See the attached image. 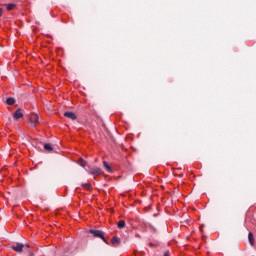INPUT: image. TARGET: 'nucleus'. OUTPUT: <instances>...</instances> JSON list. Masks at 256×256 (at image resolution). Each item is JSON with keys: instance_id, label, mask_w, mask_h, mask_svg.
<instances>
[{"instance_id": "nucleus-1", "label": "nucleus", "mask_w": 256, "mask_h": 256, "mask_svg": "<svg viewBox=\"0 0 256 256\" xmlns=\"http://www.w3.org/2000/svg\"><path fill=\"white\" fill-rule=\"evenodd\" d=\"M89 233L90 235H93V237H95L96 239H102V241H104L106 245H109V242H107V239H105V233H103V231L90 229Z\"/></svg>"}, {"instance_id": "nucleus-2", "label": "nucleus", "mask_w": 256, "mask_h": 256, "mask_svg": "<svg viewBox=\"0 0 256 256\" xmlns=\"http://www.w3.org/2000/svg\"><path fill=\"white\" fill-rule=\"evenodd\" d=\"M86 171L89 175H103V170L99 167L89 168V170L86 169Z\"/></svg>"}, {"instance_id": "nucleus-3", "label": "nucleus", "mask_w": 256, "mask_h": 256, "mask_svg": "<svg viewBox=\"0 0 256 256\" xmlns=\"http://www.w3.org/2000/svg\"><path fill=\"white\" fill-rule=\"evenodd\" d=\"M37 123H39V115L32 114L30 117V124L32 127H36Z\"/></svg>"}, {"instance_id": "nucleus-4", "label": "nucleus", "mask_w": 256, "mask_h": 256, "mask_svg": "<svg viewBox=\"0 0 256 256\" xmlns=\"http://www.w3.org/2000/svg\"><path fill=\"white\" fill-rule=\"evenodd\" d=\"M23 247H25V245H23L22 243H17L16 245L12 246V249L17 253H21V251H23Z\"/></svg>"}, {"instance_id": "nucleus-5", "label": "nucleus", "mask_w": 256, "mask_h": 256, "mask_svg": "<svg viewBox=\"0 0 256 256\" xmlns=\"http://www.w3.org/2000/svg\"><path fill=\"white\" fill-rule=\"evenodd\" d=\"M112 247H118V245H121V239L119 237L114 236L111 240Z\"/></svg>"}, {"instance_id": "nucleus-6", "label": "nucleus", "mask_w": 256, "mask_h": 256, "mask_svg": "<svg viewBox=\"0 0 256 256\" xmlns=\"http://www.w3.org/2000/svg\"><path fill=\"white\" fill-rule=\"evenodd\" d=\"M64 117H66L67 119H71L72 121H75V119H77V115H75V113L73 112H65Z\"/></svg>"}, {"instance_id": "nucleus-7", "label": "nucleus", "mask_w": 256, "mask_h": 256, "mask_svg": "<svg viewBox=\"0 0 256 256\" xmlns=\"http://www.w3.org/2000/svg\"><path fill=\"white\" fill-rule=\"evenodd\" d=\"M14 119H22L23 117V113L21 112V109H17L15 112H14Z\"/></svg>"}, {"instance_id": "nucleus-8", "label": "nucleus", "mask_w": 256, "mask_h": 256, "mask_svg": "<svg viewBox=\"0 0 256 256\" xmlns=\"http://www.w3.org/2000/svg\"><path fill=\"white\" fill-rule=\"evenodd\" d=\"M248 240H249L250 245L253 247L255 245V238L253 237V233L252 232H249Z\"/></svg>"}, {"instance_id": "nucleus-9", "label": "nucleus", "mask_w": 256, "mask_h": 256, "mask_svg": "<svg viewBox=\"0 0 256 256\" xmlns=\"http://www.w3.org/2000/svg\"><path fill=\"white\" fill-rule=\"evenodd\" d=\"M104 168L106 169V171H108V173H111L113 170L111 169V166H109V163L107 162H103Z\"/></svg>"}, {"instance_id": "nucleus-10", "label": "nucleus", "mask_w": 256, "mask_h": 256, "mask_svg": "<svg viewBox=\"0 0 256 256\" xmlns=\"http://www.w3.org/2000/svg\"><path fill=\"white\" fill-rule=\"evenodd\" d=\"M5 7L8 11H13V9L16 7L15 4H5Z\"/></svg>"}, {"instance_id": "nucleus-11", "label": "nucleus", "mask_w": 256, "mask_h": 256, "mask_svg": "<svg viewBox=\"0 0 256 256\" xmlns=\"http://www.w3.org/2000/svg\"><path fill=\"white\" fill-rule=\"evenodd\" d=\"M7 105H14L15 104V98H7L6 100Z\"/></svg>"}, {"instance_id": "nucleus-12", "label": "nucleus", "mask_w": 256, "mask_h": 256, "mask_svg": "<svg viewBox=\"0 0 256 256\" xmlns=\"http://www.w3.org/2000/svg\"><path fill=\"white\" fill-rule=\"evenodd\" d=\"M44 149L46 151H53V147L51 146V144H44Z\"/></svg>"}, {"instance_id": "nucleus-13", "label": "nucleus", "mask_w": 256, "mask_h": 256, "mask_svg": "<svg viewBox=\"0 0 256 256\" xmlns=\"http://www.w3.org/2000/svg\"><path fill=\"white\" fill-rule=\"evenodd\" d=\"M124 227H125V222L123 220H120L118 222V229H124Z\"/></svg>"}, {"instance_id": "nucleus-14", "label": "nucleus", "mask_w": 256, "mask_h": 256, "mask_svg": "<svg viewBox=\"0 0 256 256\" xmlns=\"http://www.w3.org/2000/svg\"><path fill=\"white\" fill-rule=\"evenodd\" d=\"M79 164H80L81 167H85L87 165V162L85 160H83V158H81L79 160Z\"/></svg>"}, {"instance_id": "nucleus-15", "label": "nucleus", "mask_w": 256, "mask_h": 256, "mask_svg": "<svg viewBox=\"0 0 256 256\" xmlns=\"http://www.w3.org/2000/svg\"><path fill=\"white\" fill-rule=\"evenodd\" d=\"M3 15V10L0 8V17Z\"/></svg>"}, {"instance_id": "nucleus-16", "label": "nucleus", "mask_w": 256, "mask_h": 256, "mask_svg": "<svg viewBox=\"0 0 256 256\" xmlns=\"http://www.w3.org/2000/svg\"><path fill=\"white\" fill-rule=\"evenodd\" d=\"M25 247H29V244H25Z\"/></svg>"}]
</instances>
